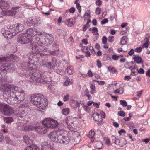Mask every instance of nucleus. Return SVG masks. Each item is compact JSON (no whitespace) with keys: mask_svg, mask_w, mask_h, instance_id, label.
Listing matches in <instances>:
<instances>
[{"mask_svg":"<svg viewBox=\"0 0 150 150\" xmlns=\"http://www.w3.org/2000/svg\"><path fill=\"white\" fill-rule=\"evenodd\" d=\"M3 96L6 99L9 104L19 103L25 98V94L20 88L13 85H7L5 87Z\"/></svg>","mask_w":150,"mask_h":150,"instance_id":"obj_1","label":"nucleus"},{"mask_svg":"<svg viewBox=\"0 0 150 150\" xmlns=\"http://www.w3.org/2000/svg\"><path fill=\"white\" fill-rule=\"evenodd\" d=\"M30 100L33 105L40 109H44L48 104L46 97L41 93L32 95Z\"/></svg>","mask_w":150,"mask_h":150,"instance_id":"obj_2","label":"nucleus"},{"mask_svg":"<svg viewBox=\"0 0 150 150\" xmlns=\"http://www.w3.org/2000/svg\"><path fill=\"white\" fill-rule=\"evenodd\" d=\"M43 126L38 127H35L34 129L39 134H42L46 133L48 128H53L56 127L58 125L57 122L55 120L50 118L44 120L42 122Z\"/></svg>","mask_w":150,"mask_h":150,"instance_id":"obj_3","label":"nucleus"},{"mask_svg":"<svg viewBox=\"0 0 150 150\" xmlns=\"http://www.w3.org/2000/svg\"><path fill=\"white\" fill-rule=\"evenodd\" d=\"M13 27L10 26V28L4 33H2L3 35L8 39H10L13 36H15L16 34L22 31L24 28V26L21 24H18L16 26Z\"/></svg>","mask_w":150,"mask_h":150,"instance_id":"obj_4","label":"nucleus"},{"mask_svg":"<svg viewBox=\"0 0 150 150\" xmlns=\"http://www.w3.org/2000/svg\"><path fill=\"white\" fill-rule=\"evenodd\" d=\"M17 42L21 44H26L31 42L32 39L31 37L22 33L19 35L17 38Z\"/></svg>","mask_w":150,"mask_h":150,"instance_id":"obj_5","label":"nucleus"},{"mask_svg":"<svg viewBox=\"0 0 150 150\" xmlns=\"http://www.w3.org/2000/svg\"><path fill=\"white\" fill-rule=\"evenodd\" d=\"M43 74H42L40 72H34L32 73L30 76V78L33 81L42 83H43L45 81L43 79L44 78L43 76Z\"/></svg>","mask_w":150,"mask_h":150,"instance_id":"obj_6","label":"nucleus"},{"mask_svg":"<svg viewBox=\"0 0 150 150\" xmlns=\"http://www.w3.org/2000/svg\"><path fill=\"white\" fill-rule=\"evenodd\" d=\"M31 46L32 50L36 53L46 50L44 46L36 42H32L31 43Z\"/></svg>","mask_w":150,"mask_h":150,"instance_id":"obj_7","label":"nucleus"},{"mask_svg":"<svg viewBox=\"0 0 150 150\" xmlns=\"http://www.w3.org/2000/svg\"><path fill=\"white\" fill-rule=\"evenodd\" d=\"M46 149L42 150H53L54 146L51 145L50 144H47L45 147ZM24 150H40L39 147L36 145L32 144L27 146Z\"/></svg>","mask_w":150,"mask_h":150,"instance_id":"obj_8","label":"nucleus"},{"mask_svg":"<svg viewBox=\"0 0 150 150\" xmlns=\"http://www.w3.org/2000/svg\"><path fill=\"white\" fill-rule=\"evenodd\" d=\"M57 143L61 144H68L70 142L69 137L64 136L62 135H60L58 136Z\"/></svg>","mask_w":150,"mask_h":150,"instance_id":"obj_9","label":"nucleus"},{"mask_svg":"<svg viewBox=\"0 0 150 150\" xmlns=\"http://www.w3.org/2000/svg\"><path fill=\"white\" fill-rule=\"evenodd\" d=\"M40 17L36 18L33 19L31 18H30L28 20V22L29 23L30 25L36 26L40 23Z\"/></svg>","mask_w":150,"mask_h":150,"instance_id":"obj_10","label":"nucleus"},{"mask_svg":"<svg viewBox=\"0 0 150 150\" xmlns=\"http://www.w3.org/2000/svg\"><path fill=\"white\" fill-rule=\"evenodd\" d=\"M111 137L113 139H116L115 141V144H116L119 145L121 147L127 144L126 141L124 139H122L120 140L118 139H116V137L114 136H112Z\"/></svg>","mask_w":150,"mask_h":150,"instance_id":"obj_11","label":"nucleus"},{"mask_svg":"<svg viewBox=\"0 0 150 150\" xmlns=\"http://www.w3.org/2000/svg\"><path fill=\"white\" fill-rule=\"evenodd\" d=\"M13 113L14 110L13 108L6 104L2 114L5 115H10Z\"/></svg>","mask_w":150,"mask_h":150,"instance_id":"obj_12","label":"nucleus"},{"mask_svg":"<svg viewBox=\"0 0 150 150\" xmlns=\"http://www.w3.org/2000/svg\"><path fill=\"white\" fill-rule=\"evenodd\" d=\"M26 33L28 36H30L32 38V36L39 34L37 30L34 28L28 29L26 31Z\"/></svg>","mask_w":150,"mask_h":150,"instance_id":"obj_13","label":"nucleus"},{"mask_svg":"<svg viewBox=\"0 0 150 150\" xmlns=\"http://www.w3.org/2000/svg\"><path fill=\"white\" fill-rule=\"evenodd\" d=\"M58 136H57L56 132H52L49 134L48 136L49 139L52 140L53 141L57 143Z\"/></svg>","mask_w":150,"mask_h":150,"instance_id":"obj_14","label":"nucleus"},{"mask_svg":"<svg viewBox=\"0 0 150 150\" xmlns=\"http://www.w3.org/2000/svg\"><path fill=\"white\" fill-rule=\"evenodd\" d=\"M10 8V6L6 2L0 0V8L1 9H8Z\"/></svg>","mask_w":150,"mask_h":150,"instance_id":"obj_15","label":"nucleus"},{"mask_svg":"<svg viewBox=\"0 0 150 150\" xmlns=\"http://www.w3.org/2000/svg\"><path fill=\"white\" fill-rule=\"evenodd\" d=\"M4 66V67H6L7 70L11 72H13L16 68L15 66L13 64H5Z\"/></svg>","mask_w":150,"mask_h":150,"instance_id":"obj_16","label":"nucleus"},{"mask_svg":"<svg viewBox=\"0 0 150 150\" xmlns=\"http://www.w3.org/2000/svg\"><path fill=\"white\" fill-rule=\"evenodd\" d=\"M35 129V126L30 125H27L25 123L24 124L23 131L27 132L32 131L34 130Z\"/></svg>","mask_w":150,"mask_h":150,"instance_id":"obj_17","label":"nucleus"},{"mask_svg":"<svg viewBox=\"0 0 150 150\" xmlns=\"http://www.w3.org/2000/svg\"><path fill=\"white\" fill-rule=\"evenodd\" d=\"M93 119L97 122H100L103 120L101 115H100L97 113H94L93 115Z\"/></svg>","mask_w":150,"mask_h":150,"instance_id":"obj_18","label":"nucleus"},{"mask_svg":"<svg viewBox=\"0 0 150 150\" xmlns=\"http://www.w3.org/2000/svg\"><path fill=\"white\" fill-rule=\"evenodd\" d=\"M132 58L137 63L142 64L143 63V61L142 60L141 57L138 55H134Z\"/></svg>","mask_w":150,"mask_h":150,"instance_id":"obj_19","label":"nucleus"},{"mask_svg":"<svg viewBox=\"0 0 150 150\" xmlns=\"http://www.w3.org/2000/svg\"><path fill=\"white\" fill-rule=\"evenodd\" d=\"M19 7H13L11 10L8 11V13H9L8 15L13 16L16 14L17 12V10Z\"/></svg>","mask_w":150,"mask_h":150,"instance_id":"obj_20","label":"nucleus"},{"mask_svg":"<svg viewBox=\"0 0 150 150\" xmlns=\"http://www.w3.org/2000/svg\"><path fill=\"white\" fill-rule=\"evenodd\" d=\"M74 119L73 117L71 116L67 117L64 120V121L66 124L68 125L70 123H71V121L73 119Z\"/></svg>","mask_w":150,"mask_h":150,"instance_id":"obj_21","label":"nucleus"},{"mask_svg":"<svg viewBox=\"0 0 150 150\" xmlns=\"http://www.w3.org/2000/svg\"><path fill=\"white\" fill-rule=\"evenodd\" d=\"M65 23L67 25L69 26H71L72 25H74V22L73 21L72 19L70 18L67 20L65 21Z\"/></svg>","mask_w":150,"mask_h":150,"instance_id":"obj_22","label":"nucleus"},{"mask_svg":"<svg viewBox=\"0 0 150 150\" xmlns=\"http://www.w3.org/2000/svg\"><path fill=\"white\" fill-rule=\"evenodd\" d=\"M127 37L126 36L122 37L121 38V40L120 42V44L121 45H125L127 42Z\"/></svg>","mask_w":150,"mask_h":150,"instance_id":"obj_23","label":"nucleus"},{"mask_svg":"<svg viewBox=\"0 0 150 150\" xmlns=\"http://www.w3.org/2000/svg\"><path fill=\"white\" fill-rule=\"evenodd\" d=\"M43 76L44 77V79H43L44 81L43 83H47L48 82L51 81H52V78L49 77H47L45 76V75L44 74H43Z\"/></svg>","mask_w":150,"mask_h":150,"instance_id":"obj_24","label":"nucleus"},{"mask_svg":"<svg viewBox=\"0 0 150 150\" xmlns=\"http://www.w3.org/2000/svg\"><path fill=\"white\" fill-rule=\"evenodd\" d=\"M23 141L27 144H29L31 142L30 138L26 135L23 137Z\"/></svg>","mask_w":150,"mask_h":150,"instance_id":"obj_25","label":"nucleus"},{"mask_svg":"<svg viewBox=\"0 0 150 150\" xmlns=\"http://www.w3.org/2000/svg\"><path fill=\"white\" fill-rule=\"evenodd\" d=\"M24 124L23 123H18L17 125V128L18 130L23 131Z\"/></svg>","mask_w":150,"mask_h":150,"instance_id":"obj_26","label":"nucleus"},{"mask_svg":"<svg viewBox=\"0 0 150 150\" xmlns=\"http://www.w3.org/2000/svg\"><path fill=\"white\" fill-rule=\"evenodd\" d=\"M4 121L6 123H9L13 121V119L11 117H7L4 118Z\"/></svg>","mask_w":150,"mask_h":150,"instance_id":"obj_27","label":"nucleus"},{"mask_svg":"<svg viewBox=\"0 0 150 150\" xmlns=\"http://www.w3.org/2000/svg\"><path fill=\"white\" fill-rule=\"evenodd\" d=\"M69 109L68 108H66L63 109L62 111V113L63 115H67L69 112Z\"/></svg>","mask_w":150,"mask_h":150,"instance_id":"obj_28","label":"nucleus"},{"mask_svg":"<svg viewBox=\"0 0 150 150\" xmlns=\"http://www.w3.org/2000/svg\"><path fill=\"white\" fill-rule=\"evenodd\" d=\"M43 65L47 67L48 69H52L54 68H52V63L51 62H46L45 64H43Z\"/></svg>","mask_w":150,"mask_h":150,"instance_id":"obj_29","label":"nucleus"},{"mask_svg":"<svg viewBox=\"0 0 150 150\" xmlns=\"http://www.w3.org/2000/svg\"><path fill=\"white\" fill-rule=\"evenodd\" d=\"M6 105V104L4 103H0V112L3 113Z\"/></svg>","mask_w":150,"mask_h":150,"instance_id":"obj_30","label":"nucleus"},{"mask_svg":"<svg viewBox=\"0 0 150 150\" xmlns=\"http://www.w3.org/2000/svg\"><path fill=\"white\" fill-rule=\"evenodd\" d=\"M92 33L93 35H99V34L98 33V30H97V28L96 27H94L92 28Z\"/></svg>","mask_w":150,"mask_h":150,"instance_id":"obj_31","label":"nucleus"},{"mask_svg":"<svg viewBox=\"0 0 150 150\" xmlns=\"http://www.w3.org/2000/svg\"><path fill=\"white\" fill-rule=\"evenodd\" d=\"M120 104L123 107H125L127 106V104L126 101L123 100H120Z\"/></svg>","mask_w":150,"mask_h":150,"instance_id":"obj_32","label":"nucleus"},{"mask_svg":"<svg viewBox=\"0 0 150 150\" xmlns=\"http://www.w3.org/2000/svg\"><path fill=\"white\" fill-rule=\"evenodd\" d=\"M28 62H25L23 63L22 67L23 69L26 70H28Z\"/></svg>","mask_w":150,"mask_h":150,"instance_id":"obj_33","label":"nucleus"},{"mask_svg":"<svg viewBox=\"0 0 150 150\" xmlns=\"http://www.w3.org/2000/svg\"><path fill=\"white\" fill-rule=\"evenodd\" d=\"M25 116V115L24 111H23L21 113L20 112L17 115V116L19 119L23 118Z\"/></svg>","mask_w":150,"mask_h":150,"instance_id":"obj_34","label":"nucleus"},{"mask_svg":"<svg viewBox=\"0 0 150 150\" xmlns=\"http://www.w3.org/2000/svg\"><path fill=\"white\" fill-rule=\"evenodd\" d=\"M51 62L52 63V68H54V67L56 66V59L55 58L53 59L52 62Z\"/></svg>","mask_w":150,"mask_h":150,"instance_id":"obj_35","label":"nucleus"},{"mask_svg":"<svg viewBox=\"0 0 150 150\" xmlns=\"http://www.w3.org/2000/svg\"><path fill=\"white\" fill-rule=\"evenodd\" d=\"M71 83L70 81V79L69 78L64 83V85L66 86H68Z\"/></svg>","mask_w":150,"mask_h":150,"instance_id":"obj_36","label":"nucleus"},{"mask_svg":"<svg viewBox=\"0 0 150 150\" xmlns=\"http://www.w3.org/2000/svg\"><path fill=\"white\" fill-rule=\"evenodd\" d=\"M101 9L99 7H97L96 9V14L97 15L99 14L101 12Z\"/></svg>","mask_w":150,"mask_h":150,"instance_id":"obj_37","label":"nucleus"},{"mask_svg":"<svg viewBox=\"0 0 150 150\" xmlns=\"http://www.w3.org/2000/svg\"><path fill=\"white\" fill-rule=\"evenodd\" d=\"M5 140L6 143L8 144H11L12 143L11 140L10 139V138L8 137H6Z\"/></svg>","mask_w":150,"mask_h":150,"instance_id":"obj_38","label":"nucleus"},{"mask_svg":"<svg viewBox=\"0 0 150 150\" xmlns=\"http://www.w3.org/2000/svg\"><path fill=\"white\" fill-rule=\"evenodd\" d=\"M89 136L90 137L92 138L95 135L93 130H91L89 132Z\"/></svg>","mask_w":150,"mask_h":150,"instance_id":"obj_39","label":"nucleus"},{"mask_svg":"<svg viewBox=\"0 0 150 150\" xmlns=\"http://www.w3.org/2000/svg\"><path fill=\"white\" fill-rule=\"evenodd\" d=\"M118 115L120 116L124 117L125 115V113L123 111H120L118 112Z\"/></svg>","mask_w":150,"mask_h":150,"instance_id":"obj_40","label":"nucleus"},{"mask_svg":"<svg viewBox=\"0 0 150 150\" xmlns=\"http://www.w3.org/2000/svg\"><path fill=\"white\" fill-rule=\"evenodd\" d=\"M69 11V12L71 13H74L75 11V9L74 7H71V8L69 10H67L66 11V12H67L68 11Z\"/></svg>","mask_w":150,"mask_h":150,"instance_id":"obj_41","label":"nucleus"},{"mask_svg":"<svg viewBox=\"0 0 150 150\" xmlns=\"http://www.w3.org/2000/svg\"><path fill=\"white\" fill-rule=\"evenodd\" d=\"M107 39L105 36H104L102 38V42L103 44H106L107 41Z\"/></svg>","mask_w":150,"mask_h":150,"instance_id":"obj_42","label":"nucleus"},{"mask_svg":"<svg viewBox=\"0 0 150 150\" xmlns=\"http://www.w3.org/2000/svg\"><path fill=\"white\" fill-rule=\"evenodd\" d=\"M83 107L84 108V110L87 112H88L90 111V108L86 106L85 105H83Z\"/></svg>","mask_w":150,"mask_h":150,"instance_id":"obj_43","label":"nucleus"},{"mask_svg":"<svg viewBox=\"0 0 150 150\" xmlns=\"http://www.w3.org/2000/svg\"><path fill=\"white\" fill-rule=\"evenodd\" d=\"M66 71L69 74H72V71L69 67H68L66 69Z\"/></svg>","mask_w":150,"mask_h":150,"instance_id":"obj_44","label":"nucleus"},{"mask_svg":"<svg viewBox=\"0 0 150 150\" xmlns=\"http://www.w3.org/2000/svg\"><path fill=\"white\" fill-rule=\"evenodd\" d=\"M33 64L30 63V62H28V69L32 70L33 69Z\"/></svg>","mask_w":150,"mask_h":150,"instance_id":"obj_45","label":"nucleus"},{"mask_svg":"<svg viewBox=\"0 0 150 150\" xmlns=\"http://www.w3.org/2000/svg\"><path fill=\"white\" fill-rule=\"evenodd\" d=\"M149 41V39H147V41L145 43H144L143 44L142 46V47L147 48L148 47L149 44L148 42Z\"/></svg>","mask_w":150,"mask_h":150,"instance_id":"obj_46","label":"nucleus"},{"mask_svg":"<svg viewBox=\"0 0 150 150\" xmlns=\"http://www.w3.org/2000/svg\"><path fill=\"white\" fill-rule=\"evenodd\" d=\"M76 134H77V138H75L74 140L76 142H79L80 141V136L78 133H76Z\"/></svg>","mask_w":150,"mask_h":150,"instance_id":"obj_47","label":"nucleus"},{"mask_svg":"<svg viewBox=\"0 0 150 150\" xmlns=\"http://www.w3.org/2000/svg\"><path fill=\"white\" fill-rule=\"evenodd\" d=\"M120 56H117L116 55H113L112 56V58L113 60H117L118 59L119 57Z\"/></svg>","mask_w":150,"mask_h":150,"instance_id":"obj_48","label":"nucleus"},{"mask_svg":"<svg viewBox=\"0 0 150 150\" xmlns=\"http://www.w3.org/2000/svg\"><path fill=\"white\" fill-rule=\"evenodd\" d=\"M90 10H88L86 11L85 13V14L84 15V16H87L89 17V18L91 17L90 15Z\"/></svg>","mask_w":150,"mask_h":150,"instance_id":"obj_49","label":"nucleus"},{"mask_svg":"<svg viewBox=\"0 0 150 150\" xmlns=\"http://www.w3.org/2000/svg\"><path fill=\"white\" fill-rule=\"evenodd\" d=\"M69 94L65 96L63 98V100L64 101H67L69 99Z\"/></svg>","mask_w":150,"mask_h":150,"instance_id":"obj_50","label":"nucleus"},{"mask_svg":"<svg viewBox=\"0 0 150 150\" xmlns=\"http://www.w3.org/2000/svg\"><path fill=\"white\" fill-rule=\"evenodd\" d=\"M108 22V20L107 18H105L102 20L101 21V23L103 24L107 23Z\"/></svg>","mask_w":150,"mask_h":150,"instance_id":"obj_51","label":"nucleus"},{"mask_svg":"<svg viewBox=\"0 0 150 150\" xmlns=\"http://www.w3.org/2000/svg\"><path fill=\"white\" fill-rule=\"evenodd\" d=\"M77 8L79 11V12H80L81 11V6L79 3H78V4H76V5Z\"/></svg>","mask_w":150,"mask_h":150,"instance_id":"obj_52","label":"nucleus"},{"mask_svg":"<svg viewBox=\"0 0 150 150\" xmlns=\"http://www.w3.org/2000/svg\"><path fill=\"white\" fill-rule=\"evenodd\" d=\"M97 66L98 68H100L101 66V64L99 60H97Z\"/></svg>","mask_w":150,"mask_h":150,"instance_id":"obj_53","label":"nucleus"},{"mask_svg":"<svg viewBox=\"0 0 150 150\" xmlns=\"http://www.w3.org/2000/svg\"><path fill=\"white\" fill-rule=\"evenodd\" d=\"M142 48L139 47L135 49V51L137 52H139L142 51Z\"/></svg>","mask_w":150,"mask_h":150,"instance_id":"obj_54","label":"nucleus"},{"mask_svg":"<svg viewBox=\"0 0 150 150\" xmlns=\"http://www.w3.org/2000/svg\"><path fill=\"white\" fill-rule=\"evenodd\" d=\"M113 38H114V36H110L109 37L108 41L110 42L111 43H112L113 41Z\"/></svg>","mask_w":150,"mask_h":150,"instance_id":"obj_55","label":"nucleus"},{"mask_svg":"<svg viewBox=\"0 0 150 150\" xmlns=\"http://www.w3.org/2000/svg\"><path fill=\"white\" fill-rule=\"evenodd\" d=\"M6 61V58L3 57H0V63H3Z\"/></svg>","mask_w":150,"mask_h":150,"instance_id":"obj_56","label":"nucleus"},{"mask_svg":"<svg viewBox=\"0 0 150 150\" xmlns=\"http://www.w3.org/2000/svg\"><path fill=\"white\" fill-rule=\"evenodd\" d=\"M68 41L70 43V44H72L73 42V39L72 37H70L68 39Z\"/></svg>","mask_w":150,"mask_h":150,"instance_id":"obj_57","label":"nucleus"},{"mask_svg":"<svg viewBox=\"0 0 150 150\" xmlns=\"http://www.w3.org/2000/svg\"><path fill=\"white\" fill-rule=\"evenodd\" d=\"M7 69L6 67H5L4 69H2L1 71V73H3L4 74H6L7 72Z\"/></svg>","mask_w":150,"mask_h":150,"instance_id":"obj_58","label":"nucleus"},{"mask_svg":"<svg viewBox=\"0 0 150 150\" xmlns=\"http://www.w3.org/2000/svg\"><path fill=\"white\" fill-rule=\"evenodd\" d=\"M105 142L108 145H110V139L108 138H107L105 140Z\"/></svg>","mask_w":150,"mask_h":150,"instance_id":"obj_59","label":"nucleus"},{"mask_svg":"<svg viewBox=\"0 0 150 150\" xmlns=\"http://www.w3.org/2000/svg\"><path fill=\"white\" fill-rule=\"evenodd\" d=\"M100 105V103L99 102L98 103H97L93 102V105L94 106L96 107V108H98L99 107V105Z\"/></svg>","mask_w":150,"mask_h":150,"instance_id":"obj_60","label":"nucleus"},{"mask_svg":"<svg viewBox=\"0 0 150 150\" xmlns=\"http://www.w3.org/2000/svg\"><path fill=\"white\" fill-rule=\"evenodd\" d=\"M134 53V50L133 49H131V50H130V51H129L128 53V54L130 56L132 55Z\"/></svg>","mask_w":150,"mask_h":150,"instance_id":"obj_61","label":"nucleus"},{"mask_svg":"<svg viewBox=\"0 0 150 150\" xmlns=\"http://www.w3.org/2000/svg\"><path fill=\"white\" fill-rule=\"evenodd\" d=\"M110 71L112 73H115L117 72V71L114 68L110 69Z\"/></svg>","mask_w":150,"mask_h":150,"instance_id":"obj_62","label":"nucleus"},{"mask_svg":"<svg viewBox=\"0 0 150 150\" xmlns=\"http://www.w3.org/2000/svg\"><path fill=\"white\" fill-rule=\"evenodd\" d=\"M88 75L90 77H92L93 76V74L91 70H89L87 73Z\"/></svg>","mask_w":150,"mask_h":150,"instance_id":"obj_63","label":"nucleus"},{"mask_svg":"<svg viewBox=\"0 0 150 150\" xmlns=\"http://www.w3.org/2000/svg\"><path fill=\"white\" fill-rule=\"evenodd\" d=\"M96 5L100 6L102 2L100 0H98L96 2Z\"/></svg>","mask_w":150,"mask_h":150,"instance_id":"obj_64","label":"nucleus"}]
</instances>
